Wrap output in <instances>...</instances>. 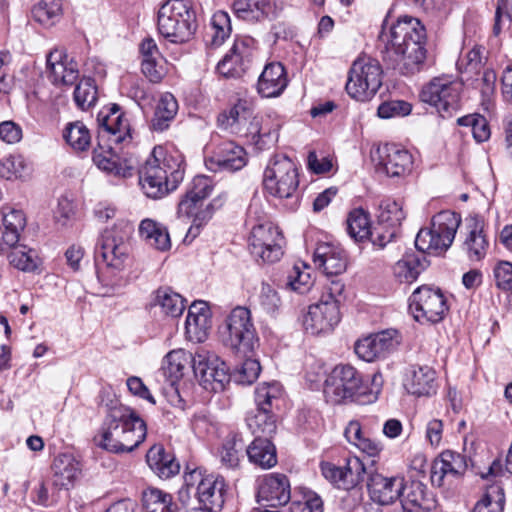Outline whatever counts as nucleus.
<instances>
[{"label":"nucleus","instance_id":"50","mask_svg":"<svg viewBox=\"0 0 512 512\" xmlns=\"http://www.w3.org/2000/svg\"><path fill=\"white\" fill-rule=\"evenodd\" d=\"M33 19L44 25L52 26L62 16L61 0H39L31 9Z\"/></svg>","mask_w":512,"mask_h":512},{"label":"nucleus","instance_id":"9","mask_svg":"<svg viewBox=\"0 0 512 512\" xmlns=\"http://www.w3.org/2000/svg\"><path fill=\"white\" fill-rule=\"evenodd\" d=\"M382 75L383 70L377 60L357 58L349 70L345 86L348 95L360 102L371 100L382 86Z\"/></svg>","mask_w":512,"mask_h":512},{"label":"nucleus","instance_id":"32","mask_svg":"<svg viewBox=\"0 0 512 512\" xmlns=\"http://www.w3.org/2000/svg\"><path fill=\"white\" fill-rule=\"evenodd\" d=\"M211 328L210 310L203 301L194 302L188 310L185 330L188 338L195 342H203Z\"/></svg>","mask_w":512,"mask_h":512},{"label":"nucleus","instance_id":"49","mask_svg":"<svg viewBox=\"0 0 512 512\" xmlns=\"http://www.w3.org/2000/svg\"><path fill=\"white\" fill-rule=\"evenodd\" d=\"M223 205V200L219 198L213 199L211 202L203 207V203L198 204V208L194 210L193 214L187 216L188 218L192 217V223L188 229L186 239L191 238L193 240L196 238L201 229L212 219L214 212L219 209Z\"/></svg>","mask_w":512,"mask_h":512},{"label":"nucleus","instance_id":"63","mask_svg":"<svg viewBox=\"0 0 512 512\" xmlns=\"http://www.w3.org/2000/svg\"><path fill=\"white\" fill-rule=\"evenodd\" d=\"M258 300L260 306L269 314L275 313L280 306L278 293L267 283H262Z\"/></svg>","mask_w":512,"mask_h":512},{"label":"nucleus","instance_id":"25","mask_svg":"<svg viewBox=\"0 0 512 512\" xmlns=\"http://www.w3.org/2000/svg\"><path fill=\"white\" fill-rule=\"evenodd\" d=\"M467 469L465 456L447 450L435 459L431 467V481L434 485L441 487L446 479H457Z\"/></svg>","mask_w":512,"mask_h":512},{"label":"nucleus","instance_id":"15","mask_svg":"<svg viewBox=\"0 0 512 512\" xmlns=\"http://www.w3.org/2000/svg\"><path fill=\"white\" fill-rule=\"evenodd\" d=\"M283 236L270 222L254 225L249 237V249L256 259L274 263L283 255Z\"/></svg>","mask_w":512,"mask_h":512},{"label":"nucleus","instance_id":"56","mask_svg":"<svg viewBox=\"0 0 512 512\" xmlns=\"http://www.w3.org/2000/svg\"><path fill=\"white\" fill-rule=\"evenodd\" d=\"M211 41L214 47L222 45L231 33V21L227 12L217 11L211 19Z\"/></svg>","mask_w":512,"mask_h":512},{"label":"nucleus","instance_id":"11","mask_svg":"<svg viewBox=\"0 0 512 512\" xmlns=\"http://www.w3.org/2000/svg\"><path fill=\"white\" fill-rule=\"evenodd\" d=\"M127 238V232L118 226L101 233L95 247V262L99 269L106 268L111 274L124 269L129 256Z\"/></svg>","mask_w":512,"mask_h":512},{"label":"nucleus","instance_id":"53","mask_svg":"<svg viewBox=\"0 0 512 512\" xmlns=\"http://www.w3.org/2000/svg\"><path fill=\"white\" fill-rule=\"evenodd\" d=\"M63 137L67 144L77 152L85 151L90 147V132L80 121L68 123L64 129Z\"/></svg>","mask_w":512,"mask_h":512},{"label":"nucleus","instance_id":"19","mask_svg":"<svg viewBox=\"0 0 512 512\" xmlns=\"http://www.w3.org/2000/svg\"><path fill=\"white\" fill-rule=\"evenodd\" d=\"M247 164V154L243 147L232 141L217 145L205 158V165L212 172H235Z\"/></svg>","mask_w":512,"mask_h":512},{"label":"nucleus","instance_id":"8","mask_svg":"<svg viewBox=\"0 0 512 512\" xmlns=\"http://www.w3.org/2000/svg\"><path fill=\"white\" fill-rule=\"evenodd\" d=\"M264 188L280 199L299 198V174L296 164L285 155L274 156L264 171Z\"/></svg>","mask_w":512,"mask_h":512},{"label":"nucleus","instance_id":"64","mask_svg":"<svg viewBox=\"0 0 512 512\" xmlns=\"http://www.w3.org/2000/svg\"><path fill=\"white\" fill-rule=\"evenodd\" d=\"M496 286L504 291L512 290V263L499 262L494 268Z\"/></svg>","mask_w":512,"mask_h":512},{"label":"nucleus","instance_id":"33","mask_svg":"<svg viewBox=\"0 0 512 512\" xmlns=\"http://www.w3.org/2000/svg\"><path fill=\"white\" fill-rule=\"evenodd\" d=\"M213 190L212 180L205 175H197L193 178L185 196L178 204V216H190L198 208V204L208 197Z\"/></svg>","mask_w":512,"mask_h":512},{"label":"nucleus","instance_id":"36","mask_svg":"<svg viewBox=\"0 0 512 512\" xmlns=\"http://www.w3.org/2000/svg\"><path fill=\"white\" fill-rule=\"evenodd\" d=\"M150 309H159L161 313L170 317L180 316L184 309V299L170 287H160L151 295Z\"/></svg>","mask_w":512,"mask_h":512},{"label":"nucleus","instance_id":"31","mask_svg":"<svg viewBox=\"0 0 512 512\" xmlns=\"http://www.w3.org/2000/svg\"><path fill=\"white\" fill-rule=\"evenodd\" d=\"M233 10L237 17L246 21L274 18L282 10L276 0H234Z\"/></svg>","mask_w":512,"mask_h":512},{"label":"nucleus","instance_id":"30","mask_svg":"<svg viewBox=\"0 0 512 512\" xmlns=\"http://www.w3.org/2000/svg\"><path fill=\"white\" fill-rule=\"evenodd\" d=\"M193 362L194 356L184 349L170 351L163 360V375L167 378L173 388L174 396L178 398L177 401L179 405L182 403V399L179 396L176 384L184 376L189 367L193 368Z\"/></svg>","mask_w":512,"mask_h":512},{"label":"nucleus","instance_id":"18","mask_svg":"<svg viewBox=\"0 0 512 512\" xmlns=\"http://www.w3.org/2000/svg\"><path fill=\"white\" fill-rule=\"evenodd\" d=\"M322 295L320 300L309 306L303 318V327L312 335L328 333L340 322L341 314L337 301L325 300Z\"/></svg>","mask_w":512,"mask_h":512},{"label":"nucleus","instance_id":"48","mask_svg":"<svg viewBox=\"0 0 512 512\" xmlns=\"http://www.w3.org/2000/svg\"><path fill=\"white\" fill-rule=\"evenodd\" d=\"M251 115V103L244 99H238L229 110L218 115L217 124L222 129L234 128L247 121Z\"/></svg>","mask_w":512,"mask_h":512},{"label":"nucleus","instance_id":"43","mask_svg":"<svg viewBox=\"0 0 512 512\" xmlns=\"http://www.w3.org/2000/svg\"><path fill=\"white\" fill-rule=\"evenodd\" d=\"M426 268L425 257L420 258L414 253L403 256L393 267V273L400 282H413Z\"/></svg>","mask_w":512,"mask_h":512},{"label":"nucleus","instance_id":"12","mask_svg":"<svg viewBox=\"0 0 512 512\" xmlns=\"http://www.w3.org/2000/svg\"><path fill=\"white\" fill-rule=\"evenodd\" d=\"M184 484L197 497L203 511H218L223 507L227 490L222 476L197 468L184 475Z\"/></svg>","mask_w":512,"mask_h":512},{"label":"nucleus","instance_id":"1","mask_svg":"<svg viewBox=\"0 0 512 512\" xmlns=\"http://www.w3.org/2000/svg\"><path fill=\"white\" fill-rule=\"evenodd\" d=\"M380 38L386 42L383 60L402 75L420 72L425 64L427 35L424 25L418 18L404 15L382 32Z\"/></svg>","mask_w":512,"mask_h":512},{"label":"nucleus","instance_id":"23","mask_svg":"<svg viewBox=\"0 0 512 512\" xmlns=\"http://www.w3.org/2000/svg\"><path fill=\"white\" fill-rule=\"evenodd\" d=\"M252 45L253 39L250 37L236 39L229 52L218 63V73L225 77H240L251 62Z\"/></svg>","mask_w":512,"mask_h":512},{"label":"nucleus","instance_id":"40","mask_svg":"<svg viewBox=\"0 0 512 512\" xmlns=\"http://www.w3.org/2000/svg\"><path fill=\"white\" fill-rule=\"evenodd\" d=\"M146 462L160 478L168 479L179 472V464L168 454L162 445L152 446L146 454Z\"/></svg>","mask_w":512,"mask_h":512},{"label":"nucleus","instance_id":"51","mask_svg":"<svg viewBox=\"0 0 512 512\" xmlns=\"http://www.w3.org/2000/svg\"><path fill=\"white\" fill-rule=\"evenodd\" d=\"M283 390L278 382L262 383L255 389L256 409L273 411L282 399Z\"/></svg>","mask_w":512,"mask_h":512},{"label":"nucleus","instance_id":"27","mask_svg":"<svg viewBox=\"0 0 512 512\" xmlns=\"http://www.w3.org/2000/svg\"><path fill=\"white\" fill-rule=\"evenodd\" d=\"M489 248V241L484 231V221L478 217H471L466 222V236L462 245L470 261L482 260Z\"/></svg>","mask_w":512,"mask_h":512},{"label":"nucleus","instance_id":"35","mask_svg":"<svg viewBox=\"0 0 512 512\" xmlns=\"http://www.w3.org/2000/svg\"><path fill=\"white\" fill-rule=\"evenodd\" d=\"M406 390L416 396L436 393L435 371L428 366H412L404 382Z\"/></svg>","mask_w":512,"mask_h":512},{"label":"nucleus","instance_id":"41","mask_svg":"<svg viewBox=\"0 0 512 512\" xmlns=\"http://www.w3.org/2000/svg\"><path fill=\"white\" fill-rule=\"evenodd\" d=\"M139 234L149 246L159 251H167L171 248V240L167 228L152 219L141 221Z\"/></svg>","mask_w":512,"mask_h":512},{"label":"nucleus","instance_id":"47","mask_svg":"<svg viewBox=\"0 0 512 512\" xmlns=\"http://www.w3.org/2000/svg\"><path fill=\"white\" fill-rule=\"evenodd\" d=\"M244 450L246 445L241 435L237 433L229 435L219 451L222 465L229 469L237 468Z\"/></svg>","mask_w":512,"mask_h":512},{"label":"nucleus","instance_id":"2","mask_svg":"<svg viewBox=\"0 0 512 512\" xmlns=\"http://www.w3.org/2000/svg\"><path fill=\"white\" fill-rule=\"evenodd\" d=\"M100 126L98 146L93 150L94 164L109 175L119 178L132 176L133 164L130 159L122 158L117 146L130 143V125L120 112L118 105H113L109 112L101 111L98 115Z\"/></svg>","mask_w":512,"mask_h":512},{"label":"nucleus","instance_id":"16","mask_svg":"<svg viewBox=\"0 0 512 512\" xmlns=\"http://www.w3.org/2000/svg\"><path fill=\"white\" fill-rule=\"evenodd\" d=\"M193 371L206 390L221 391L230 381L227 365L210 351L200 350L195 353Z\"/></svg>","mask_w":512,"mask_h":512},{"label":"nucleus","instance_id":"61","mask_svg":"<svg viewBox=\"0 0 512 512\" xmlns=\"http://www.w3.org/2000/svg\"><path fill=\"white\" fill-rule=\"evenodd\" d=\"M287 285L293 290L300 294L308 292L313 286V279L307 267L301 270L299 266L293 268V272L288 277Z\"/></svg>","mask_w":512,"mask_h":512},{"label":"nucleus","instance_id":"7","mask_svg":"<svg viewBox=\"0 0 512 512\" xmlns=\"http://www.w3.org/2000/svg\"><path fill=\"white\" fill-rule=\"evenodd\" d=\"M221 334L224 345L240 356L252 354L258 345L251 312L246 307L238 306L230 312Z\"/></svg>","mask_w":512,"mask_h":512},{"label":"nucleus","instance_id":"44","mask_svg":"<svg viewBox=\"0 0 512 512\" xmlns=\"http://www.w3.org/2000/svg\"><path fill=\"white\" fill-rule=\"evenodd\" d=\"M146 512H178L173 496L157 488H148L142 495Z\"/></svg>","mask_w":512,"mask_h":512},{"label":"nucleus","instance_id":"59","mask_svg":"<svg viewBox=\"0 0 512 512\" xmlns=\"http://www.w3.org/2000/svg\"><path fill=\"white\" fill-rule=\"evenodd\" d=\"M458 124L470 127L474 139L479 143L485 142L490 138L491 132L488 121L482 115L474 114L460 117Z\"/></svg>","mask_w":512,"mask_h":512},{"label":"nucleus","instance_id":"24","mask_svg":"<svg viewBox=\"0 0 512 512\" xmlns=\"http://www.w3.org/2000/svg\"><path fill=\"white\" fill-rule=\"evenodd\" d=\"M367 488L373 502L379 505H390L401 497L405 489V480L401 476L389 477L374 472L368 477Z\"/></svg>","mask_w":512,"mask_h":512},{"label":"nucleus","instance_id":"22","mask_svg":"<svg viewBox=\"0 0 512 512\" xmlns=\"http://www.w3.org/2000/svg\"><path fill=\"white\" fill-rule=\"evenodd\" d=\"M257 502L265 507L277 508L291 498L290 483L283 474H267L258 480Z\"/></svg>","mask_w":512,"mask_h":512},{"label":"nucleus","instance_id":"5","mask_svg":"<svg viewBox=\"0 0 512 512\" xmlns=\"http://www.w3.org/2000/svg\"><path fill=\"white\" fill-rule=\"evenodd\" d=\"M159 34L173 44H184L197 30L196 12L190 0H167L158 11Z\"/></svg>","mask_w":512,"mask_h":512},{"label":"nucleus","instance_id":"39","mask_svg":"<svg viewBox=\"0 0 512 512\" xmlns=\"http://www.w3.org/2000/svg\"><path fill=\"white\" fill-rule=\"evenodd\" d=\"M178 102L173 94L164 93L159 98L150 127L153 131L163 132L169 128L178 112Z\"/></svg>","mask_w":512,"mask_h":512},{"label":"nucleus","instance_id":"42","mask_svg":"<svg viewBox=\"0 0 512 512\" xmlns=\"http://www.w3.org/2000/svg\"><path fill=\"white\" fill-rule=\"evenodd\" d=\"M26 225L25 215L20 210H11L3 216V228L0 231V245L13 247L19 241L20 233Z\"/></svg>","mask_w":512,"mask_h":512},{"label":"nucleus","instance_id":"46","mask_svg":"<svg viewBox=\"0 0 512 512\" xmlns=\"http://www.w3.org/2000/svg\"><path fill=\"white\" fill-rule=\"evenodd\" d=\"M347 231L355 241L370 238L373 243V234L379 231V228L371 230L369 215L363 209H355L347 218Z\"/></svg>","mask_w":512,"mask_h":512},{"label":"nucleus","instance_id":"4","mask_svg":"<svg viewBox=\"0 0 512 512\" xmlns=\"http://www.w3.org/2000/svg\"><path fill=\"white\" fill-rule=\"evenodd\" d=\"M184 173L185 159L179 150L164 152L162 147H156L139 172V183L148 197L158 199L175 190Z\"/></svg>","mask_w":512,"mask_h":512},{"label":"nucleus","instance_id":"6","mask_svg":"<svg viewBox=\"0 0 512 512\" xmlns=\"http://www.w3.org/2000/svg\"><path fill=\"white\" fill-rule=\"evenodd\" d=\"M460 223L458 214L449 210L439 212L433 216L430 227L417 233L416 248L436 256L445 253L452 245Z\"/></svg>","mask_w":512,"mask_h":512},{"label":"nucleus","instance_id":"60","mask_svg":"<svg viewBox=\"0 0 512 512\" xmlns=\"http://www.w3.org/2000/svg\"><path fill=\"white\" fill-rule=\"evenodd\" d=\"M412 106L404 100H390L383 102L377 110L378 116L383 119L403 117L411 113Z\"/></svg>","mask_w":512,"mask_h":512},{"label":"nucleus","instance_id":"57","mask_svg":"<svg viewBox=\"0 0 512 512\" xmlns=\"http://www.w3.org/2000/svg\"><path fill=\"white\" fill-rule=\"evenodd\" d=\"M74 101L82 110H87L95 104L97 101V88L92 78H83L76 85Z\"/></svg>","mask_w":512,"mask_h":512},{"label":"nucleus","instance_id":"54","mask_svg":"<svg viewBox=\"0 0 512 512\" xmlns=\"http://www.w3.org/2000/svg\"><path fill=\"white\" fill-rule=\"evenodd\" d=\"M425 497L426 486L419 481H412L410 484L405 483V489L398 500H400L404 511L414 512L423 507Z\"/></svg>","mask_w":512,"mask_h":512},{"label":"nucleus","instance_id":"28","mask_svg":"<svg viewBox=\"0 0 512 512\" xmlns=\"http://www.w3.org/2000/svg\"><path fill=\"white\" fill-rule=\"evenodd\" d=\"M379 164L383 167L389 177H401L409 174L412 170V155L405 149L396 145H385L378 149Z\"/></svg>","mask_w":512,"mask_h":512},{"label":"nucleus","instance_id":"14","mask_svg":"<svg viewBox=\"0 0 512 512\" xmlns=\"http://www.w3.org/2000/svg\"><path fill=\"white\" fill-rule=\"evenodd\" d=\"M409 301L410 311L415 320L421 323H438L448 311L446 299L440 289L429 286L417 288Z\"/></svg>","mask_w":512,"mask_h":512},{"label":"nucleus","instance_id":"62","mask_svg":"<svg viewBox=\"0 0 512 512\" xmlns=\"http://www.w3.org/2000/svg\"><path fill=\"white\" fill-rule=\"evenodd\" d=\"M290 512H323L322 499L314 494H307L301 500H294L290 505Z\"/></svg>","mask_w":512,"mask_h":512},{"label":"nucleus","instance_id":"34","mask_svg":"<svg viewBox=\"0 0 512 512\" xmlns=\"http://www.w3.org/2000/svg\"><path fill=\"white\" fill-rule=\"evenodd\" d=\"M288 79L284 66L279 62L269 63L259 76L257 89L263 97H277L287 87Z\"/></svg>","mask_w":512,"mask_h":512},{"label":"nucleus","instance_id":"13","mask_svg":"<svg viewBox=\"0 0 512 512\" xmlns=\"http://www.w3.org/2000/svg\"><path fill=\"white\" fill-rule=\"evenodd\" d=\"M364 391L361 373L350 365H337L325 380L324 393L335 403L347 399L362 403Z\"/></svg>","mask_w":512,"mask_h":512},{"label":"nucleus","instance_id":"21","mask_svg":"<svg viewBox=\"0 0 512 512\" xmlns=\"http://www.w3.org/2000/svg\"><path fill=\"white\" fill-rule=\"evenodd\" d=\"M400 344L398 332L387 329L371 334L355 344V353L364 361L372 362L394 351Z\"/></svg>","mask_w":512,"mask_h":512},{"label":"nucleus","instance_id":"26","mask_svg":"<svg viewBox=\"0 0 512 512\" xmlns=\"http://www.w3.org/2000/svg\"><path fill=\"white\" fill-rule=\"evenodd\" d=\"M313 261L326 276H339L347 268L345 251L333 243L318 244L314 251Z\"/></svg>","mask_w":512,"mask_h":512},{"label":"nucleus","instance_id":"58","mask_svg":"<svg viewBox=\"0 0 512 512\" xmlns=\"http://www.w3.org/2000/svg\"><path fill=\"white\" fill-rule=\"evenodd\" d=\"M8 255L10 263L19 270L33 271L36 267V252L26 246L14 245Z\"/></svg>","mask_w":512,"mask_h":512},{"label":"nucleus","instance_id":"37","mask_svg":"<svg viewBox=\"0 0 512 512\" xmlns=\"http://www.w3.org/2000/svg\"><path fill=\"white\" fill-rule=\"evenodd\" d=\"M53 486L58 489H69L77 478L80 468L78 462L70 454H60L53 462Z\"/></svg>","mask_w":512,"mask_h":512},{"label":"nucleus","instance_id":"29","mask_svg":"<svg viewBox=\"0 0 512 512\" xmlns=\"http://www.w3.org/2000/svg\"><path fill=\"white\" fill-rule=\"evenodd\" d=\"M49 78L54 84L72 85L79 77L78 63L60 50H54L47 57Z\"/></svg>","mask_w":512,"mask_h":512},{"label":"nucleus","instance_id":"10","mask_svg":"<svg viewBox=\"0 0 512 512\" xmlns=\"http://www.w3.org/2000/svg\"><path fill=\"white\" fill-rule=\"evenodd\" d=\"M463 84L450 75L433 78L421 91V100L433 106L442 118H450L460 109Z\"/></svg>","mask_w":512,"mask_h":512},{"label":"nucleus","instance_id":"3","mask_svg":"<svg viewBox=\"0 0 512 512\" xmlns=\"http://www.w3.org/2000/svg\"><path fill=\"white\" fill-rule=\"evenodd\" d=\"M147 428L143 419L130 407L111 406L105 416L99 447L113 453L131 452L146 438Z\"/></svg>","mask_w":512,"mask_h":512},{"label":"nucleus","instance_id":"20","mask_svg":"<svg viewBox=\"0 0 512 512\" xmlns=\"http://www.w3.org/2000/svg\"><path fill=\"white\" fill-rule=\"evenodd\" d=\"M322 475L338 488L349 490L364 480L365 467L357 457L346 459L343 466L331 462H321Z\"/></svg>","mask_w":512,"mask_h":512},{"label":"nucleus","instance_id":"52","mask_svg":"<svg viewBox=\"0 0 512 512\" xmlns=\"http://www.w3.org/2000/svg\"><path fill=\"white\" fill-rule=\"evenodd\" d=\"M505 496L503 488L497 484L489 485L483 496L475 504L472 512H503Z\"/></svg>","mask_w":512,"mask_h":512},{"label":"nucleus","instance_id":"38","mask_svg":"<svg viewBox=\"0 0 512 512\" xmlns=\"http://www.w3.org/2000/svg\"><path fill=\"white\" fill-rule=\"evenodd\" d=\"M246 454L252 464L263 469L272 468L277 464L276 448L268 438H254L246 447Z\"/></svg>","mask_w":512,"mask_h":512},{"label":"nucleus","instance_id":"17","mask_svg":"<svg viewBox=\"0 0 512 512\" xmlns=\"http://www.w3.org/2000/svg\"><path fill=\"white\" fill-rule=\"evenodd\" d=\"M406 218L400 201L384 199L379 204L378 228L373 234V245L384 248L387 243L397 237L402 221Z\"/></svg>","mask_w":512,"mask_h":512},{"label":"nucleus","instance_id":"45","mask_svg":"<svg viewBox=\"0 0 512 512\" xmlns=\"http://www.w3.org/2000/svg\"><path fill=\"white\" fill-rule=\"evenodd\" d=\"M247 425L255 438L271 439L277 429L273 411L265 410V408L256 409V412L247 418Z\"/></svg>","mask_w":512,"mask_h":512},{"label":"nucleus","instance_id":"55","mask_svg":"<svg viewBox=\"0 0 512 512\" xmlns=\"http://www.w3.org/2000/svg\"><path fill=\"white\" fill-rule=\"evenodd\" d=\"M30 168L22 155H9L0 159V178L11 180L29 175Z\"/></svg>","mask_w":512,"mask_h":512}]
</instances>
